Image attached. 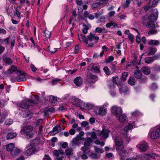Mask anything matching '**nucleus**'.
<instances>
[{
	"instance_id": "obj_27",
	"label": "nucleus",
	"mask_w": 160,
	"mask_h": 160,
	"mask_svg": "<svg viewBox=\"0 0 160 160\" xmlns=\"http://www.w3.org/2000/svg\"><path fill=\"white\" fill-rule=\"evenodd\" d=\"M15 148V145L14 143H10L6 146V149L7 151L11 152Z\"/></svg>"
},
{
	"instance_id": "obj_11",
	"label": "nucleus",
	"mask_w": 160,
	"mask_h": 160,
	"mask_svg": "<svg viewBox=\"0 0 160 160\" xmlns=\"http://www.w3.org/2000/svg\"><path fill=\"white\" fill-rule=\"evenodd\" d=\"M158 11L157 9L153 10L152 13H151L148 17V20L149 21H155L157 18Z\"/></svg>"
},
{
	"instance_id": "obj_18",
	"label": "nucleus",
	"mask_w": 160,
	"mask_h": 160,
	"mask_svg": "<svg viewBox=\"0 0 160 160\" xmlns=\"http://www.w3.org/2000/svg\"><path fill=\"white\" fill-rule=\"evenodd\" d=\"M136 68L137 69L134 72V74L135 77L137 79H141L142 77V75L141 72L138 69V66L136 67Z\"/></svg>"
},
{
	"instance_id": "obj_61",
	"label": "nucleus",
	"mask_w": 160,
	"mask_h": 160,
	"mask_svg": "<svg viewBox=\"0 0 160 160\" xmlns=\"http://www.w3.org/2000/svg\"><path fill=\"white\" fill-rule=\"evenodd\" d=\"M115 12L114 11H111L108 12V15L109 17L112 18V17L114 15Z\"/></svg>"
},
{
	"instance_id": "obj_63",
	"label": "nucleus",
	"mask_w": 160,
	"mask_h": 160,
	"mask_svg": "<svg viewBox=\"0 0 160 160\" xmlns=\"http://www.w3.org/2000/svg\"><path fill=\"white\" fill-rule=\"evenodd\" d=\"M95 119L94 118H90L89 119V122L91 124H93L95 122Z\"/></svg>"
},
{
	"instance_id": "obj_57",
	"label": "nucleus",
	"mask_w": 160,
	"mask_h": 160,
	"mask_svg": "<svg viewBox=\"0 0 160 160\" xmlns=\"http://www.w3.org/2000/svg\"><path fill=\"white\" fill-rule=\"evenodd\" d=\"M72 149L70 148H68L66 149L65 150V152L66 154L67 155H71V153L72 151Z\"/></svg>"
},
{
	"instance_id": "obj_19",
	"label": "nucleus",
	"mask_w": 160,
	"mask_h": 160,
	"mask_svg": "<svg viewBox=\"0 0 160 160\" xmlns=\"http://www.w3.org/2000/svg\"><path fill=\"white\" fill-rule=\"evenodd\" d=\"M157 51V49L156 48L150 47L148 48L146 52L149 55H152L154 54Z\"/></svg>"
},
{
	"instance_id": "obj_62",
	"label": "nucleus",
	"mask_w": 160,
	"mask_h": 160,
	"mask_svg": "<svg viewBox=\"0 0 160 160\" xmlns=\"http://www.w3.org/2000/svg\"><path fill=\"white\" fill-rule=\"evenodd\" d=\"M30 67L32 72H35L37 70V69L33 64H31L30 65Z\"/></svg>"
},
{
	"instance_id": "obj_7",
	"label": "nucleus",
	"mask_w": 160,
	"mask_h": 160,
	"mask_svg": "<svg viewBox=\"0 0 160 160\" xmlns=\"http://www.w3.org/2000/svg\"><path fill=\"white\" fill-rule=\"evenodd\" d=\"M19 73L20 75L17 76L16 78H12L11 79L12 82H22L26 80L27 78H28L27 74L25 73H21V72Z\"/></svg>"
},
{
	"instance_id": "obj_38",
	"label": "nucleus",
	"mask_w": 160,
	"mask_h": 160,
	"mask_svg": "<svg viewBox=\"0 0 160 160\" xmlns=\"http://www.w3.org/2000/svg\"><path fill=\"white\" fill-rule=\"evenodd\" d=\"M82 26L83 27V28L82 30V32L84 34H86L88 32V28L85 24H83Z\"/></svg>"
},
{
	"instance_id": "obj_33",
	"label": "nucleus",
	"mask_w": 160,
	"mask_h": 160,
	"mask_svg": "<svg viewBox=\"0 0 160 160\" xmlns=\"http://www.w3.org/2000/svg\"><path fill=\"white\" fill-rule=\"evenodd\" d=\"M118 119L120 122H124L126 119V116L125 115L123 114L118 115Z\"/></svg>"
},
{
	"instance_id": "obj_23",
	"label": "nucleus",
	"mask_w": 160,
	"mask_h": 160,
	"mask_svg": "<svg viewBox=\"0 0 160 160\" xmlns=\"http://www.w3.org/2000/svg\"><path fill=\"white\" fill-rule=\"evenodd\" d=\"M87 78L88 79H91L92 80V81H90L89 82H92L94 83L95 81L94 80L97 78V76L96 75H93L90 72H88L87 74Z\"/></svg>"
},
{
	"instance_id": "obj_37",
	"label": "nucleus",
	"mask_w": 160,
	"mask_h": 160,
	"mask_svg": "<svg viewBox=\"0 0 160 160\" xmlns=\"http://www.w3.org/2000/svg\"><path fill=\"white\" fill-rule=\"evenodd\" d=\"M74 103L79 107H80V106L82 103V101L78 98H74Z\"/></svg>"
},
{
	"instance_id": "obj_32",
	"label": "nucleus",
	"mask_w": 160,
	"mask_h": 160,
	"mask_svg": "<svg viewBox=\"0 0 160 160\" xmlns=\"http://www.w3.org/2000/svg\"><path fill=\"white\" fill-rule=\"evenodd\" d=\"M3 62H5L7 64H11L12 63V60L9 58L3 57Z\"/></svg>"
},
{
	"instance_id": "obj_60",
	"label": "nucleus",
	"mask_w": 160,
	"mask_h": 160,
	"mask_svg": "<svg viewBox=\"0 0 160 160\" xmlns=\"http://www.w3.org/2000/svg\"><path fill=\"white\" fill-rule=\"evenodd\" d=\"M108 86L110 90L114 89L115 86L113 83H111L108 84Z\"/></svg>"
},
{
	"instance_id": "obj_47",
	"label": "nucleus",
	"mask_w": 160,
	"mask_h": 160,
	"mask_svg": "<svg viewBox=\"0 0 160 160\" xmlns=\"http://www.w3.org/2000/svg\"><path fill=\"white\" fill-rule=\"evenodd\" d=\"M103 69L106 74L109 75L110 74V71L107 66L104 67Z\"/></svg>"
},
{
	"instance_id": "obj_55",
	"label": "nucleus",
	"mask_w": 160,
	"mask_h": 160,
	"mask_svg": "<svg viewBox=\"0 0 160 160\" xmlns=\"http://www.w3.org/2000/svg\"><path fill=\"white\" fill-rule=\"evenodd\" d=\"M154 70L156 72L160 71V65H155L154 67Z\"/></svg>"
},
{
	"instance_id": "obj_53",
	"label": "nucleus",
	"mask_w": 160,
	"mask_h": 160,
	"mask_svg": "<svg viewBox=\"0 0 160 160\" xmlns=\"http://www.w3.org/2000/svg\"><path fill=\"white\" fill-rule=\"evenodd\" d=\"M130 2L131 0H126L125 3L123 5V8H126L128 7L129 6V4L130 3Z\"/></svg>"
},
{
	"instance_id": "obj_21",
	"label": "nucleus",
	"mask_w": 160,
	"mask_h": 160,
	"mask_svg": "<svg viewBox=\"0 0 160 160\" xmlns=\"http://www.w3.org/2000/svg\"><path fill=\"white\" fill-rule=\"evenodd\" d=\"M8 72L10 74H12L13 72L18 73L20 72V71L18 70L17 68L13 65L11 66L9 69H8Z\"/></svg>"
},
{
	"instance_id": "obj_10",
	"label": "nucleus",
	"mask_w": 160,
	"mask_h": 160,
	"mask_svg": "<svg viewBox=\"0 0 160 160\" xmlns=\"http://www.w3.org/2000/svg\"><path fill=\"white\" fill-rule=\"evenodd\" d=\"M111 112L115 116L118 117L122 112V109L121 107L115 105L112 106L111 108Z\"/></svg>"
},
{
	"instance_id": "obj_51",
	"label": "nucleus",
	"mask_w": 160,
	"mask_h": 160,
	"mask_svg": "<svg viewBox=\"0 0 160 160\" xmlns=\"http://www.w3.org/2000/svg\"><path fill=\"white\" fill-rule=\"evenodd\" d=\"M102 50L101 52V57L103 55L104 52H106L107 51V48L106 46H103L102 47Z\"/></svg>"
},
{
	"instance_id": "obj_30",
	"label": "nucleus",
	"mask_w": 160,
	"mask_h": 160,
	"mask_svg": "<svg viewBox=\"0 0 160 160\" xmlns=\"http://www.w3.org/2000/svg\"><path fill=\"white\" fill-rule=\"evenodd\" d=\"M17 135V134L15 132H10L9 133L7 136V139H12L15 138Z\"/></svg>"
},
{
	"instance_id": "obj_36",
	"label": "nucleus",
	"mask_w": 160,
	"mask_h": 160,
	"mask_svg": "<svg viewBox=\"0 0 160 160\" xmlns=\"http://www.w3.org/2000/svg\"><path fill=\"white\" fill-rule=\"evenodd\" d=\"M136 82L135 78L133 77H130L128 80V83L131 85L134 84Z\"/></svg>"
},
{
	"instance_id": "obj_31",
	"label": "nucleus",
	"mask_w": 160,
	"mask_h": 160,
	"mask_svg": "<svg viewBox=\"0 0 160 160\" xmlns=\"http://www.w3.org/2000/svg\"><path fill=\"white\" fill-rule=\"evenodd\" d=\"M81 150L82 151L84 154H88L90 152L88 147L84 146L81 148Z\"/></svg>"
},
{
	"instance_id": "obj_20",
	"label": "nucleus",
	"mask_w": 160,
	"mask_h": 160,
	"mask_svg": "<svg viewBox=\"0 0 160 160\" xmlns=\"http://www.w3.org/2000/svg\"><path fill=\"white\" fill-rule=\"evenodd\" d=\"M74 82L76 86L79 87L82 84V80L81 77H78L74 79Z\"/></svg>"
},
{
	"instance_id": "obj_17",
	"label": "nucleus",
	"mask_w": 160,
	"mask_h": 160,
	"mask_svg": "<svg viewBox=\"0 0 160 160\" xmlns=\"http://www.w3.org/2000/svg\"><path fill=\"white\" fill-rule=\"evenodd\" d=\"M88 68L89 70L95 72H99V67L96 65H94L92 63H91L89 65Z\"/></svg>"
},
{
	"instance_id": "obj_25",
	"label": "nucleus",
	"mask_w": 160,
	"mask_h": 160,
	"mask_svg": "<svg viewBox=\"0 0 160 160\" xmlns=\"http://www.w3.org/2000/svg\"><path fill=\"white\" fill-rule=\"evenodd\" d=\"M141 71L146 75H149L150 72V69L147 67H143L141 69Z\"/></svg>"
},
{
	"instance_id": "obj_52",
	"label": "nucleus",
	"mask_w": 160,
	"mask_h": 160,
	"mask_svg": "<svg viewBox=\"0 0 160 160\" xmlns=\"http://www.w3.org/2000/svg\"><path fill=\"white\" fill-rule=\"evenodd\" d=\"M114 60V58L112 56H109L107 59H106L105 61L107 63H109Z\"/></svg>"
},
{
	"instance_id": "obj_56",
	"label": "nucleus",
	"mask_w": 160,
	"mask_h": 160,
	"mask_svg": "<svg viewBox=\"0 0 160 160\" xmlns=\"http://www.w3.org/2000/svg\"><path fill=\"white\" fill-rule=\"evenodd\" d=\"M13 120L12 119H7L5 122V123L6 125H9L12 123Z\"/></svg>"
},
{
	"instance_id": "obj_35",
	"label": "nucleus",
	"mask_w": 160,
	"mask_h": 160,
	"mask_svg": "<svg viewBox=\"0 0 160 160\" xmlns=\"http://www.w3.org/2000/svg\"><path fill=\"white\" fill-rule=\"evenodd\" d=\"M49 100L50 102L52 103H56L58 102L57 98L52 95L49 97Z\"/></svg>"
},
{
	"instance_id": "obj_6",
	"label": "nucleus",
	"mask_w": 160,
	"mask_h": 160,
	"mask_svg": "<svg viewBox=\"0 0 160 160\" xmlns=\"http://www.w3.org/2000/svg\"><path fill=\"white\" fill-rule=\"evenodd\" d=\"M133 127V126L132 124L129 123L124 128L122 132V136L126 138L127 139V140L128 142L130 140V137L129 135L128 134L127 132L129 130L132 129Z\"/></svg>"
},
{
	"instance_id": "obj_59",
	"label": "nucleus",
	"mask_w": 160,
	"mask_h": 160,
	"mask_svg": "<svg viewBox=\"0 0 160 160\" xmlns=\"http://www.w3.org/2000/svg\"><path fill=\"white\" fill-rule=\"evenodd\" d=\"M115 64H112V66L111 67V69L113 72H114L116 71V70L115 64H117V62H115Z\"/></svg>"
},
{
	"instance_id": "obj_1",
	"label": "nucleus",
	"mask_w": 160,
	"mask_h": 160,
	"mask_svg": "<svg viewBox=\"0 0 160 160\" xmlns=\"http://www.w3.org/2000/svg\"><path fill=\"white\" fill-rule=\"evenodd\" d=\"M114 142L116 145V149L120 151L118 153L120 160H124L126 157L129 156V151L125 150H122L124 148V144L121 137L119 136H116Z\"/></svg>"
},
{
	"instance_id": "obj_15",
	"label": "nucleus",
	"mask_w": 160,
	"mask_h": 160,
	"mask_svg": "<svg viewBox=\"0 0 160 160\" xmlns=\"http://www.w3.org/2000/svg\"><path fill=\"white\" fill-rule=\"evenodd\" d=\"M137 146L141 152L146 150L148 147L147 143L144 141L140 142Z\"/></svg>"
},
{
	"instance_id": "obj_44",
	"label": "nucleus",
	"mask_w": 160,
	"mask_h": 160,
	"mask_svg": "<svg viewBox=\"0 0 160 160\" xmlns=\"http://www.w3.org/2000/svg\"><path fill=\"white\" fill-rule=\"evenodd\" d=\"M48 50L51 53H54L56 52L57 48H55L52 47H50L49 46L48 48Z\"/></svg>"
},
{
	"instance_id": "obj_46",
	"label": "nucleus",
	"mask_w": 160,
	"mask_h": 160,
	"mask_svg": "<svg viewBox=\"0 0 160 160\" xmlns=\"http://www.w3.org/2000/svg\"><path fill=\"white\" fill-rule=\"evenodd\" d=\"M118 79L119 78L118 76H115L112 78V81L113 83L116 84L118 86V85H119V84H118L117 82Z\"/></svg>"
},
{
	"instance_id": "obj_34",
	"label": "nucleus",
	"mask_w": 160,
	"mask_h": 160,
	"mask_svg": "<svg viewBox=\"0 0 160 160\" xmlns=\"http://www.w3.org/2000/svg\"><path fill=\"white\" fill-rule=\"evenodd\" d=\"M154 60L153 58L148 57L145 58V62L146 63L149 64L153 62Z\"/></svg>"
},
{
	"instance_id": "obj_22",
	"label": "nucleus",
	"mask_w": 160,
	"mask_h": 160,
	"mask_svg": "<svg viewBox=\"0 0 160 160\" xmlns=\"http://www.w3.org/2000/svg\"><path fill=\"white\" fill-rule=\"evenodd\" d=\"M107 104H105L104 105L101 107V116H104L107 113V109L106 107Z\"/></svg>"
},
{
	"instance_id": "obj_9",
	"label": "nucleus",
	"mask_w": 160,
	"mask_h": 160,
	"mask_svg": "<svg viewBox=\"0 0 160 160\" xmlns=\"http://www.w3.org/2000/svg\"><path fill=\"white\" fill-rule=\"evenodd\" d=\"M36 150V149L34 147V145H32V142L31 144L26 147L25 153L27 156H30Z\"/></svg>"
},
{
	"instance_id": "obj_41",
	"label": "nucleus",
	"mask_w": 160,
	"mask_h": 160,
	"mask_svg": "<svg viewBox=\"0 0 160 160\" xmlns=\"http://www.w3.org/2000/svg\"><path fill=\"white\" fill-rule=\"evenodd\" d=\"M106 26L108 28H110L111 27L113 26V27H116L118 26V25L117 24L113 22H111L110 23H107L106 25Z\"/></svg>"
},
{
	"instance_id": "obj_58",
	"label": "nucleus",
	"mask_w": 160,
	"mask_h": 160,
	"mask_svg": "<svg viewBox=\"0 0 160 160\" xmlns=\"http://www.w3.org/2000/svg\"><path fill=\"white\" fill-rule=\"evenodd\" d=\"M60 80L59 79H54L52 81V84L53 85L56 84Z\"/></svg>"
},
{
	"instance_id": "obj_28",
	"label": "nucleus",
	"mask_w": 160,
	"mask_h": 160,
	"mask_svg": "<svg viewBox=\"0 0 160 160\" xmlns=\"http://www.w3.org/2000/svg\"><path fill=\"white\" fill-rule=\"evenodd\" d=\"M84 106L86 109L88 110L92 109L94 107L93 104L89 102L84 103Z\"/></svg>"
},
{
	"instance_id": "obj_16",
	"label": "nucleus",
	"mask_w": 160,
	"mask_h": 160,
	"mask_svg": "<svg viewBox=\"0 0 160 160\" xmlns=\"http://www.w3.org/2000/svg\"><path fill=\"white\" fill-rule=\"evenodd\" d=\"M157 156V155L155 153L144 154L142 157V160H148L151 158H155Z\"/></svg>"
},
{
	"instance_id": "obj_12",
	"label": "nucleus",
	"mask_w": 160,
	"mask_h": 160,
	"mask_svg": "<svg viewBox=\"0 0 160 160\" xmlns=\"http://www.w3.org/2000/svg\"><path fill=\"white\" fill-rule=\"evenodd\" d=\"M102 128V131L101 132V137H102L103 139H104L108 137L110 131L106 126H103Z\"/></svg>"
},
{
	"instance_id": "obj_48",
	"label": "nucleus",
	"mask_w": 160,
	"mask_h": 160,
	"mask_svg": "<svg viewBox=\"0 0 160 160\" xmlns=\"http://www.w3.org/2000/svg\"><path fill=\"white\" fill-rule=\"evenodd\" d=\"M15 37H12V38L10 40V42L11 46L10 47L11 48H12L14 46L15 43Z\"/></svg>"
},
{
	"instance_id": "obj_54",
	"label": "nucleus",
	"mask_w": 160,
	"mask_h": 160,
	"mask_svg": "<svg viewBox=\"0 0 160 160\" xmlns=\"http://www.w3.org/2000/svg\"><path fill=\"white\" fill-rule=\"evenodd\" d=\"M14 15H16L19 19H20L21 18L20 16V13L17 9L16 10Z\"/></svg>"
},
{
	"instance_id": "obj_50",
	"label": "nucleus",
	"mask_w": 160,
	"mask_h": 160,
	"mask_svg": "<svg viewBox=\"0 0 160 160\" xmlns=\"http://www.w3.org/2000/svg\"><path fill=\"white\" fill-rule=\"evenodd\" d=\"M44 34L46 38H49L51 35V32L46 30L44 32Z\"/></svg>"
},
{
	"instance_id": "obj_64",
	"label": "nucleus",
	"mask_w": 160,
	"mask_h": 160,
	"mask_svg": "<svg viewBox=\"0 0 160 160\" xmlns=\"http://www.w3.org/2000/svg\"><path fill=\"white\" fill-rule=\"evenodd\" d=\"M75 130L73 129H70L69 131V133L72 135H74L75 134Z\"/></svg>"
},
{
	"instance_id": "obj_2",
	"label": "nucleus",
	"mask_w": 160,
	"mask_h": 160,
	"mask_svg": "<svg viewBox=\"0 0 160 160\" xmlns=\"http://www.w3.org/2000/svg\"><path fill=\"white\" fill-rule=\"evenodd\" d=\"M21 131L23 132L26 136L29 138H32L34 136L33 128L31 125H27L24 127Z\"/></svg>"
},
{
	"instance_id": "obj_24",
	"label": "nucleus",
	"mask_w": 160,
	"mask_h": 160,
	"mask_svg": "<svg viewBox=\"0 0 160 160\" xmlns=\"http://www.w3.org/2000/svg\"><path fill=\"white\" fill-rule=\"evenodd\" d=\"M21 152V151L19 148H15L11 153L13 156H16L19 154Z\"/></svg>"
},
{
	"instance_id": "obj_43",
	"label": "nucleus",
	"mask_w": 160,
	"mask_h": 160,
	"mask_svg": "<svg viewBox=\"0 0 160 160\" xmlns=\"http://www.w3.org/2000/svg\"><path fill=\"white\" fill-rule=\"evenodd\" d=\"M61 130V129L60 126H58V127L57 126H56L53 128L52 132H57L55 133H57L60 130Z\"/></svg>"
},
{
	"instance_id": "obj_49",
	"label": "nucleus",
	"mask_w": 160,
	"mask_h": 160,
	"mask_svg": "<svg viewBox=\"0 0 160 160\" xmlns=\"http://www.w3.org/2000/svg\"><path fill=\"white\" fill-rule=\"evenodd\" d=\"M131 114L133 117H136L139 115L140 114V113L137 110L135 111L131 112Z\"/></svg>"
},
{
	"instance_id": "obj_4",
	"label": "nucleus",
	"mask_w": 160,
	"mask_h": 160,
	"mask_svg": "<svg viewBox=\"0 0 160 160\" xmlns=\"http://www.w3.org/2000/svg\"><path fill=\"white\" fill-rule=\"evenodd\" d=\"M148 136L153 139L160 137V126L156 127L153 130H151Z\"/></svg>"
},
{
	"instance_id": "obj_8",
	"label": "nucleus",
	"mask_w": 160,
	"mask_h": 160,
	"mask_svg": "<svg viewBox=\"0 0 160 160\" xmlns=\"http://www.w3.org/2000/svg\"><path fill=\"white\" fill-rule=\"evenodd\" d=\"M36 101H32L29 99L24 100L21 104V107L24 109H27L34 103H37Z\"/></svg>"
},
{
	"instance_id": "obj_45",
	"label": "nucleus",
	"mask_w": 160,
	"mask_h": 160,
	"mask_svg": "<svg viewBox=\"0 0 160 160\" xmlns=\"http://www.w3.org/2000/svg\"><path fill=\"white\" fill-rule=\"evenodd\" d=\"M128 74V73L127 72H124L123 73L122 75V80L123 81L126 80Z\"/></svg>"
},
{
	"instance_id": "obj_5",
	"label": "nucleus",
	"mask_w": 160,
	"mask_h": 160,
	"mask_svg": "<svg viewBox=\"0 0 160 160\" xmlns=\"http://www.w3.org/2000/svg\"><path fill=\"white\" fill-rule=\"evenodd\" d=\"M154 22L155 21H149L146 24L147 28L152 30L148 32V34L149 35L154 34L157 32L154 29L158 27L159 26L158 24L156 25L154 23Z\"/></svg>"
},
{
	"instance_id": "obj_26",
	"label": "nucleus",
	"mask_w": 160,
	"mask_h": 160,
	"mask_svg": "<svg viewBox=\"0 0 160 160\" xmlns=\"http://www.w3.org/2000/svg\"><path fill=\"white\" fill-rule=\"evenodd\" d=\"M78 39L81 42H84L86 44L88 43V42L86 38L82 35H78Z\"/></svg>"
},
{
	"instance_id": "obj_39",
	"label": "nucleus",
	"mask_w": 160,
	"mask_h": 160,
	"mask_svg": "<svg viewBox=\"0 0 160 160\" xmlns=\"http://www.w3.org/2000/svg\"><path fill=\"white\" fill-rule=\"evenodd\" d=\"M71 142V145L73 148L76 147V145L78 144V141L77 139H73Z\"/></svg>"
},
{
	"instance_id": "obj_13",
	"label": "nucleus",
	"mask_w": 160,
	"mask_h": 160,
	"mask_svg": "<svg viewBox=\"0 0 160 160\" xmlns=\"http://www.w3.org/2000/svg\"><path fill=\"white\" fill-rule=\"evenodd\" d=\"M54 155L56 156L57 160H62L64 158L63 156H60V155H63L64 152L62 149L58 150H54L53 152Z\"/></svg>"
},
{
	"instance_id": "obj_14",
	"label": "nucleus",
	"mask_w": 160,
	"mask_h": 160,
	"mask_svg": "<svg viewBox=\"0 0 160 160\" xmlns=\"http://www.w3.org/2000/svg\"><path fill=\"white\" fill-rule=\"evenodd\" d=\"M118 86L119 88V91L121 93L125 94L128 90V89L126 84H125L121 83Z\"/></svg>"
},
{
	"instance_id": "obj_29",
	"label": "nucleus",
	"mask_w": 160,
	"mask_h": 160,
	"mask_svg": "<svg viewBox=\"0 0 160 160\" xmlns=\"http://www.w3.org/2000/svg\"><path fill=\"white\" fill-rule=\"evenodd\" d=\"M159 42L157 40H150L148 42V44L149 45L156 46L159 44Z\"/></svg>"
},
{
	"instance_id": "obj_3",
	"label": "nucleus",
	"mask_w": 160,
	"mask_h": 160,
	"mask_svg": "<svg viewBox=\"0 0 160 160\" xmlns=\"http://www.w3.org/2000/svg\"><path fill=\"white\" fill-rule=\"evenodd\" d=\"M95 34H93L90 32L87 36V39L88 42V46L92 47L93 45L97 42V41L99 40V37L95 36Z\"/></svg>"
},
{
	"instance_id": "obj_42",
	"label": "nucleus",
	"mask_w": 160,
	"mask_h": 160,
	"mask_svg": "<svg viewBox=\"0 0 160 160\" xmlns=\"http://www.w3.org/2000/svg\"><path fill=\"white\" fill-rule=\"evenodd\" d=\"M87 136L89 135H91V137L92 139H95L96 138V135L95 132H92L91 133L87 132L86 133Z\"/></svg>"
},
{
	"instance_id": "obj_40",
	"label": "nucleus",
	"mask_w": 160,
	"mask_h": 160,
	"mask_svg": "<svg viewBox=\"0 0 160 160\" xmlns=\"http://www.w3.org/2000/svg\"><path fill=\"white\" fill-rule=\"evenodd\" d=\"M29 31L28 30H27L23 34V35L24 36V38L27 41H28V36L29 35Z\"/></svg>"
}]
</instances>
